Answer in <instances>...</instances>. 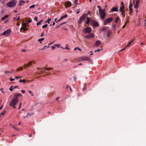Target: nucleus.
I'll list each match as a JSON object with an SVG mask.
<instances>
[{"mask_svg": "<svg viewBox=\"0 0 146 146\" xmlns=\"http://www.w3.org/2000/svg\"><path fill=\"white\" fill-rule=\"evenodd\" d=\"M91 25L92 26L94 27H98L99 25L98 22L94 20H91Z\"/></svg>", "mask_w": 146, "mask_h": 146, "instance_id": "nucleus-4", "label": "nucleus"}, {"mask_svg": "<svg viewBox=\"0 0 146 146\" xmlns=\"http://www.w3.org/2000/svg\"><path fill=\"white\" fill-rule=\"evenodd\" d=\"M15 80V79H13L12 78H10V81H13Z\"/></svg>", "mask_w": 146, "mask_h": 146, "instance_id": "nucleus-54", "label": "nucleus"}, {"mask_svg": "<svg viewBox=\"0 0 146 146\" xmlns=\"http://www.w3.org/2000/svg\"><path fill=\"white\" fill-rule=\"evenodd\" d=\"M29 66V64L28 63L27 64H25L24 65V68H26V67H28Z\"/></svg>", "mask_w": 146, "mask_h": 146, "instance_id": "nucleus-30", "label": "nucleus"}, {"mask_svg": "<svg viewBox=\"0 0 146 146\" xmlns=\"http://www.w3.org/2000/svg\"><path fill=\"white\" fill-rule=\"evenodd\" d=\"M32 81V80H31L30 81H28L25 79H20L19 81V82H29Z\"/></svg>", "mask_w": 146, "mask_h": 146, "instance_id": "nucleus-19", "label": "nucleus"}, {"mask_svg": "<svg viewBox=\"0 0 146 146\" xmlns=\"http://www.w3.org/2000/svg\"><path fill=\"white\" fill-rule=\"evenodd\" d=\"M3 131L1 129V128L0 129V134H1V133L3 132Z\"/></svg>", "mask_w": 146, "mask_h": 146, "instance_id": "nucleus-49", "label": "nucleus"}, {"mask_svg": "<svg viewBox=\"0 0 146 146\" xmlns=\"http://www.w3.org/2000/svg\"><path fill=\"white\" fill-rule=\"evenodd\" d=\"M51 48L53 49H54L55 48V47L54 46H51Z\"/></svg>", "mask_w": 146, "mask_h": 146, "instance_id": "nucleus-64", "label": "nucleus"}, {"mask_svg": "<svg viewBox=\"0 0 146 146\" xmlns=\"http://www.w3.org/2000/svg\"><path fill=\"white\" fill-rule=\"evenodd\" d=\"M102 50V49H98V50H96L95 51V52H100L101 50Z\"/></svg>", "mask_w": 146, "mask_h": 146, "instance_id": "nucleus-42", "label": "nucleus"}, {"mask_svg": "<svg viewBox=\"0 0 146 146\" xmlns=\"http://www.w3.org/2000/svg\"><path fill=\"white\" fill-rule=\"evenodd\" d=\"M102 44L101 41L99 40H97L94 44V46L98 47L101 45Z\"/></svg>", "mask_w": 146, "mask_h": 146, "instance_id": "nucleus-10", "label": "nucleus"}, {"mask_svg": "<svg viewBox=\"0 0 146 146\" xmlns=\"http://www.w3.org/2000/svg\"><path fill=\"white\" fill-rule=\"evenodd\" d=\"M8 17V16L7 15H6L3 17H2L1 19L3 21L5 19H6Z\"/></svg>", "mask_w": 146, "mask_h": 146, "instance_id": "nucleus-22", "label": "nucleus"}, {"mask_svg": "<svg viewBox=\"0 0 146 146\" xmlns=\"http://www.w3.org/2000/svg\"><path fill=\"white\" fill-rule=\"evenodd\" d=\"M74 81H76V80L77 79V78H76V76H74Z\"/></svg>", "mask_w": 146, "mask_h": 146, "instance_id": "nucleus-48", "label": "nucleus"}, {"mask_svg": "<svg viewBox=\"0 0 146 146\" xmlns=\"http://www.w3.org/2000/svg\"><path fill=\"white\" fill-rule=\"evenodd\" d=\"M44 39V38H41L39 39H38V41L40 42V43H42V42H41V41L43 40Z\"/></svg>", "mask_w": 146, "mask_h": 146, "instance_id": "nucleus-28", "label": "nucleus"}, {"mask_svg": "<svg viewBox=\"0 0 146 146\" xmlns=\"http://www.w3.org/2000/svg\"><path fill=\"white\" fill-rule=\"evenodd\" d=\"M5 112H6V111H5V110L3 112L1 113L0 115H2V116H3V115H4L5 114Z\"/></svg>", "mask_w": 146, "mask_h": 146, "instance_id": "nucleus-38", "label": "nucleus"}, {"mask_svg": "<svg viewBox=\"0 0 146 146\" xmlns=\"http://www.w3.org/2000/svg\"><path fill=\"white\" fill-rule=\"evenodd\" d=\"M85 38H89V36L88 35H86L85 37Z\"/></svg>", "mask_w": 146, "mask_h": 146, "instance_id": "nucleus-60", "label": "nucleus"}, {"mask_svg": "<svg viewBox=\"0 0 146 146\" xmlns=\"http://www.w3.org/2000/svg\"><path fill=\"white\" fill-rule=\"evenodd\" d=\"M67 17V15L66 14L65 15H64L62 16L61 19H63L64 18H66Z\"/></svg>", "mask_w": 146, "mask_h": 146, "instance_id": "nucleus-35", "label": "nucleus"}, {"mask_svg": "<svg viewBox=\"0 0 146 146\" xmlns=\"http://www.w3.org/2000/svg\"><path fill=\"white\" fill-rule=\"evenodd\" d=\"M135 40V39H134L132 40L129 42H128V43L127 44L126 46V48L127 47H128L129 46H130V45L132 44V43Z\"/></svg>", "mask_w": 146, "mask_h": 146, "instance_id": "nucleus-16", "label": "nucleus"}, {"mask_svg": "<svg viewBox=\"0 0 146 146\" xmlns=\"http://www.w3.org/2000/svg\"><path fill=\"white\" fill-rule=\"evenodd\" d=\"M124 7H123V6L120 7V9H119V11L120 12H122V11H123V10L124 9Z\"/></svg>", "mask_w": 146, "mask_h": 146, "instance_id": "nucleus-24", "label": "nucleus"}, {"mask_svg": "<svg viewBox=\"0 0 146 146\" xmlns=\"http://www.w3.org/2000/svg\"><path fill=\"white\" fill-rule=\"evenodd\" d=\"M22 103H21L20 104H19V108L18 109H20V108H21V105H22Z\"/></svg>", "mask_w": 146, "mask_h": 146, "instance_id": "nucleus-51", "label": "nucleus"}, {"mask_svg": "<svg viewBox=\"0 0 146 146\" xmlns=\"http://www.w3.org/2000/svg\"><path fill=\"white\" fill-rule=\"evenodd\" d=\"M89 59V58L86 56H84L80 57L79 59V61L81 62L82 61H84L87 60Z\"/></svg>", "mask_w": 146, "mask_h": 146, "instance_id": "nucleus-8", "label": "nucleus"}, {"mask_svg": "<svg viewBox=\"0 0 146 146\" xmlns=\"http://www.w3.org/2000/svg\"><path fill=\"white\" fill-rule=\"evenodd\" d=\"M132 3H130L129 4V11L130 13H132L133 11V10L132 8H131L132 7Z\"/></svg>", "mask_w": 146, "mask_h": 146, "instance_id": "nucleus-15", "label": "nucleus"}, {"mask_svg": "<svg viewBox=\"0 0 146 146\" xmlns=\"http://www.w3.org/2000/svg\"><path fill=\"white\" fill-rule=\"evenodd\" d=\"M35 62L34 61H31L29 62L28 64H29V65L30 66V65H32V64H35Z\"/></svg>", "mask_w": 146, "mask_h": 146, "instance_id": "nucleus-25", "label": "nucleus"}, {"mask_svg": "<svg viewBox=\"0 0 146 146\" xmlns=\"http://www.w3.org/2000/svg\"><path fill=\"white\" fill-rule=\"evenodd\" d=\"M31 21H32V20H29L28 21V23H30L31 22Z\"/></svg>", "mask_w": 146, "mask_h": 146, "instance_id": "nucleus-59", "label": "nucleus"}, {"mask_svg": "<svg viewBox=\"0 0 146 146\" xmlns=\"http://www.w3.org/2000/svg\"><path fill=\"white\" fill-rule=\"evenodd\" d=\"M92 30L91 28L90 27H88L86 28L85 29V33H89L91 32Z\"/></svg>", "mask_w": 146, "mask_h": 146, "instance_id": "nucleus-11", "label": "nucleus"}, {"mask_svg": "<svg viewBox=\"0 0 146 146\" xmlns=\"http://www.w3.org/2000/svg\"><path fill=\"white\" fill-rule=\"evenodd\" d=\"M67 17V15L66 14L65 15H64L62 16L61 19H63L64 18H66Z\"/></svg>", "mask_w": 146, "mask_h": 146, "instance_id": "nucleus-34", "label": "nucleus"}, {"mask_svg": "<svg viewBox=\"0 0 146 146\" xmlns=\"http://www.w3.org/2000/svg\"><path fill=\"white\" fill-rule=\"evenodd\" d=\"M112 33L111 31L110 30H108L106 34L107 36H110V35Z\"/></svg>", "mask_w": 146, "mask_h": 146, "instance_id": "nucleus-18", "label": "nucleus"}, {"mask_svg": "<svg viewBox=\"0 0 146 146\" xmlns=\"http://www.w3.org/2000/svg\"><path fill=\"white\" fill-rule=\"evenodd\" d=\"M121 12V14L122 15L123 17H124L125 16V15L123 11Z\"/></svg>", "mask_w": 146, "mask_h": 146, "instance_id": "nucleus-45", "label": "nucleus"}, {"mask_svg": "<svg viewBox=\"0 0 146 146\" xmlns=\"http://www.w3.org/2000/svg\"><path fill=\"white\" fill-rule=\"evenodd\" d=\"M139 1L137 0L136 1L135 4V5L134 7L135 9H137L138 7L139 4Z\"/></svg>", "mask_w": 146, "mask_h": 146, "instance_id": "nucleus-13", "label": "nucleus"}, {"mask_svg": "<svg viewBox=\"0 0 146 146\" xmlns=\"http://www.w3.org/2000/svg\"><path fill=\"white\" fill-rule=\"evenodd\" d=\"M112 29H115L116 28V25H113L112 27Z\"/></svg>", "mask_w": 146, "mask_h": 146, "instance_id": "nucleus-40", "label": "nucleus"}, {"mask_svg": "<svg viewBox=\"0 0 146 146\" xmlns=\"http://www.w3.org/2000/svg\"><path fill=\"white\" fill-rule=\"evenodd\" d=\"M44 35V33H42L41 35L40 36H42Z\"/></svg>", "mask_w": 146, "mask_h": 146, "instance_id": "nucleus-55", "label": "nucleus"}, {"mask_svg": "<svg viewBox=\"0 0 146 146\" xmlns=\"http://www.w3.org/2000/svg\"><path fill=\"white\" fill-rule=\"evenodd\" d=\"M53 69V68H45L44 70H42L40 69L39 68H38V71H40V72L41 73H43L44 72L45 70H52Z\"/></svg>", "mask_w": 146, "mask_h": 146, "instance_id": "nucleus-5", "label": "nucleus"}, {"mask_svg": "<svg viewBox=\"0 0 146 146\" xmlns=\"http://www.w3.org/2000/svg\"><path fill=\"white\" fill-rule=\"evenodd\" d=\"M11 30L10 29H8L6 31L4 32L1 35H5L6 36H8L10 34Z\"/></svg>", "mask_w": 146, "mask_h": 146, "instance_id": "nucleus-7", "label": "nucleus"}, {"mask_svg": "<svg viewBox=\"0 0 146 146\" xmlns=\"http://www.w3.org/2000/svg\"><path fill=\"white\" fill-rule=\"evenodd\" d=\"M86 88H87L86 87H84V88H83L82 89V91H84V90H86Z\"/></svg>", "mask_w": 146, "mask_h": 146, "instance_id": "nucleus-57", "label": "nucleus"}, {"mask_svg": "<svg viewBox=\"0 0 146 146\" xmlns=\"http://www.w3.org/2000/svg\"><path fill=\"white\" fill-rule=\"evenodd\" d=\"M35 6V5L34 4V5H33L31 6L30 7V9H31V8H34Z\"/></svg>", "mask_w": 146, "mask_h": 146, "instance_id": "nucleus-33", "label": "nucleus"}, {"mask_svg": "<svg viewBox=\"0 0 146 146\" xmlns=\"http://www.w3.org/2000/svg\"><path fill=\"white\" fill-rule=\"evenodd\" d=\"M15 78L16 79H18V78H21V77L18 76H16L15 77Z\"/></svg>", "mask_w": 146, "mask_h": 146, "instance_id": "nucleus-63", "label": "nucleus"}, {"mask_svg": "<svg viewBox=\"0 0 146 146\" xmlns=\"http://www.w3.org/2000/svg\"><path fill=\"white\" fill-rule=\"evenodd\" d=\"M66 89L67 90H68L69 89L70 90V91H71V88H70V86H67L66 87Z\"/></svg>", "mask_w": 146, "mask_h": 146, "instance_id": "nucleus-37", "label": "nucleus"}, {"mask_svg": "<svg viewBox=\"0 0 146 146\" xmlns=\"http://www.w3.org/2000/svg\"><path fill=\"white\" fill-rule=\"evenodd\" d=\"M17 87V86H15L14 87L13 86H11L9 88V90L11 91H12L14 89L16 88Z\"/></svg>", "mask_w": 146, "mask_h": 146, "instance_id": "nucleus-14", "label": "nucleus"}, {"mask_svg": "<svg viewBox=\"0 0 146 146\" xmlns=\"http://www.w3.org/2000/svg\"><path fill=\"white\" fill-rule=\"evenodd\" d=\"M111 10L113 12L118 11V8L117 7H115L112 8Z\"/></svg>", "mask_w": 146, "mask_h": 146, "instance_id": "nucleus-17", "label": "nucleus"}, {"mask_svg": "<svg viewBox=\"0 0 146 146\" xmlns=\"http://www.w3.org/2000/svg\"><path fill=\"white\" fill-rule=\"evenodd\" d=\"M5 74L7 73H12L11 72H10L9 71H5Z\"/></svg>", "mask_w": 146, "mask_h": 146, "instance_id": "nucleus-44", "label": "nucleus"}, {"mask_svg": "<svg viewBox=\"0 0 146 146\" xmlns=\"http://www.w3.org/2000/svg\"><path fill=\"white\" fill-rule=\"evenodd\" d=\"M71 3L69 1H67L65 3V6L66 8H67L71 6Z\"/></svg>", "mask_w": 146, "mask_h": 146, "instance_id": "nucleus-12", "label": "nucleus"}, {"mask_svg": "<svg viewBox=\"0 0 146 146\" xmlns=\"http://www.w3.org/2000/svg\"><path fill=\"white\" fill-rule=\"evenodd\" d=\"M24 29H25V27H21V28L20 29V31L21 32V30H24Z\"/></svg>", "mask_w": 146, "mask_h": 146, "instance_id": "nucleus-46", "label": "nucleus"}, {"mask_svg": "<svg viewBox=\"0 0 146 146\" xmlns=\"http://www.w3.org/2000/svg\"><path fill=\"white\" fill-rule=\"evenodd\" d=\"M3 88H1V91L2 92V93H4V92L3 91Z\"/></svg>", "mask_w": 146, "mask_h": 146, "instance_id": "nucleus-53", "label": "nucleus"}, {"mask_svg": "<svg viewBox=\"0 0 146 146\" xmlns=\"http://www.w3.org/2000/svg\"><path fill=\"white\" fill-rule=\"evenodd\" d=\"M87 16V14H85L82 17H80L78 21V23L79 24H81L82 23L83 21L85 19V18Z\"/></svg>", "mask_w": 146, "mask_h": 146, "instance_id": "nucleus-3", "label": "nucleus"}, {"mask_svg": "<svg viewBox=\"0 0 146 146\" xmlns=\"http://www.w3.org/2000/svg\"><path fill=\"white\" fill-rule=\"evenodd\" d=\"M17 1L15 0H12L6 3L7 6L9 7H14L16 4Z\"/></svg>", "mask_w": 146, "mask_h": 146, "instance_id": "nucleus-2", "label": "nucleus"}, {"mask_svg": "<svg viewBox=\"0 0 146 146\" xmlns=\"http://www.w3.org/2000/svg\"><path fill=\"white\" fill-rule=\"evenodd\" d=\"M66 22H64L63 23H61V24H60V25H62L63 24H66Z\"/></svg>", "mask_w": 146, "mask_h": 146, "instance_id": "nucleus-52", "label": "nucleus"}, {"mask_svg": "<svg viewBox=\"0 0 146 146\" xmlns=\"http://www.w3.org/2000/svg\"><path fill=\"white\" fill-rule=\"evenodd\" d=\"M119 17H116L115 22V23H117L118 22V21L119 20Z\"/></svg>", "mask_w": 146, "mask_h": 146, "instance_id": "nucleus-29", "label": "nucleus"}, {"mask_svg": "<svg viewBox=\"0 0 146 146\" xmlns=\"http://www.w3.org/2000/svg\"><path fill=\"white\" fill-rule=\"evenodd\" d=\"M126 25V23H125L124 24V25L122 26V28L123 29L125 28Z\"/></svg>", "mask_w": 146, "mask_h": 146, "instance_id": "nucleus-43", "label": "nucleus"}, {"mask_svg": "<svg viewBox=\"0 0 146 146\" xmlns=\"http://www.w3.org/2000/svg\"><path fill=\"white\" fill-rule=\"evenodd\" d=\"M48 26V25L47 24H45L42 26V28H44L47 27Z\"/></svg>", "mask_w": 146, "mask_h": 146, "instance_id": "nucleus-39", "label": "nucleus"}, {"mask_svg": "<svg viewBox=\"0 0 146 146\" xmlns=\"http://www.w3.org/2000/svg\"><path fill=\"white\" fill-rule=\"evenodd\" d=\"M88 60V61L89 62V63L90 64H93V61L90 58H89V59L88 60Z\"/></svg>", "mask_w": 146, "mask_h": 146, "instance_id": "nucleus-26", "label": "nucleus"}, {"mask_svg": "<svg viewBox=\"0 0 146 146\" xmlns=\"http://www.w3.org/2000/svg\"><path fill=\"white\" fill-rule=\"evenodd\" d=\"M65 49H68V50H70V49L68 48V47H66V48H64Z\"/></svg>", "mask_w": 146, "mask_h": 146, "instance_id": "nucleus-61", "label": "nucleus"}, {"mask_svg": "<svg viewBox=\"0 0 146 146\" xmlns=\"http://www.w3.org/2000/svg\"><path fill=\"white\" fill-rule=\"evenodd\" d=\"M12 127L14 129H15V130H19V128L15 127L14 125H12Z\"/></svg>", "mask_w": 146, "mask_h": 146, "instance_id": "nucleus-36", "label": "nucleus"}, {"mask_svg": "<svg viewBox=\"0 0 146 146\" xmlns=\"http://www.w3.org/2000/svg\"><path fill=\"white\" fill-rule=\"evenodd\" d=\"M113 19V18L112 17H110L108 19H106L104 22V25H106L108 23H110Z\"/></svg>", "mask_w": 146, "mask_h": 146, "instance_id": "nucleus-6", "label": "nucleus"}, {"mask_svg": "<svg viewBox=\"0 0 146 146\" xmlns=\"http://www.w3.org/2000/svg\"><path fill=\"white\" fill-rule=\"evenodd\" d=\"M23 27H25L27 25V24L26 23H23Z\"/></svg>", "mask_w": 146, "mask_h": 146, "instance_id": "nucleus-41", "label": "nucleus"}, {"mask_svg": "<svg viewBox=\"0 0 146 146\" xmlns=\"http://www.w3.org/2000/svg\"><path fill=\"white\" fill-rule=\"evenodd\" d=\"M68 60V59H64V60H63V62H65L66 61H67Z\"/></svg>", "mask_w": 146, "mask_h": 146, "instance_id": "nucleus-62", "label": "nucleus"}, {"mask_svg": "<svg viewBox=\"0 0 146 146\" xmlns=\"http://www.w3.org/2000/svg\"><path fill=\"white\" fill-rule=\"evenodd\" d=\"M90 21V19L89 17H87L86 19V23L87 24H88Z\"/></svg>", "mask_w": 146, "mask_h": 146, "instance_id": "nucleus-20", "label": "nucleus"}, {"mask_svg": "<svg viewBox=\"0 0 146 146\" xmlns=\"http://www.w3.org/2000/svg\"><path fill=\"white\" fill-rule=\"evenodd\" d=\"M88 35L89 38H93L94 36V35L92 33H90Z\"/></svg>", "mask_w": 146, "mask_h": 146, "instance_id": "nucleus-27", "label": "nucleus"}, {"mask_svg": "<svg viewBox=\"0 0 146 146\" xmlns=\"http://www.w3.org/2000/svg\"><path fill=\"white\" fill-rule=\"evenodd\" d=\"M99 13L100 14V18L102 19H103L104 18L106 15L105 12L102 11H101L100 12H99Z\"/></svg>", "mask_w": 146, "mask_h": 146, "instance_id": "nucleus-9", "label": "nucleus"}, {"mask_svg": "<svg viewBox=\"0 0 146 146\" xmlns=\"http://www.w3.org/2000/svg\"><path fill=\"white\" fill-rule=\"evenodd\" d=\"M33 113H27V115L24 117V118H26V117H29L31 116V115H33Z\"/></svg>", "mask_w": 146, "mask_h": 146, "instance_id": "nucleus-21", "label": "nucleus"}, {"mask_svg": "<svg viewBox=\"0 0 146 146\" xmlns=\"http://www.w3.org/2000/svg\"><path fill=\"white\" fill-rule=\"evenodd\" d=\"M23 67L22 66H21L20 68H19L17 69V70L18 71L22 70L23 69Z\"/></svg>", "mask_w": 146, "mask_h": 146, "instance_id": "nucleus-23", "label": "nucleus"}, {"mask_svg": "<svg viewBox=\"0 0 146 146\" xmlns=\"http://www.w3.org/2000/svg\"><path fill=\"white\" fill-rule=\"evenodd\" d=\"M37 19H38V18L37 17H35L34 18V20L35 21H37Z\"/></svg>", "mask_w": 146, "mask_h": 146, "instance_id": "nucleus-47", "label": "nucleus"}, {"mask_svg": "<svg viewBox=\"0 0 146 146\" xmlns=\"http://www.w3.org/2000/svg\"><path fill=\"white\" fill-rule=\"evenodd\" d=\"M62 19H61V17L57 21V22H59V21H60L61 20H62Z\"/></svg>", "mask_w": 146, "mask_h": 146, "instance_id": "nucleus-58", "label": "nucleus"}, {"mask_svg": "<svg viewBox=\"0 0 146 146\" xmlns=\"http://www.w3.org/2000/svg\"><path fill=\"white\" fill-rule=\"evenodd\" d=\"M43 21V20H42L40 21L38 23H37L36 24L37 25H40L41 24V23Z\"/></svg>", "mask_w": 146, "mask_h": 146, "instance_id": "nucleus-32", "label": "nucleus"}, {"mask_svg": "<svg viewBox=\"0 0 146 146\" xmlns=\"http://www.w3.org/2000/svg\"><path fill=\"white\" fill-rule=\"evenodd\" d=\"M98 7L99 8V12H100L102 11V10L101 9V7L100 6H98Z\"/></svg>", "mask_w": 146, "mask_h": 146, "instance_id": "nucleus-31", "label": "nucleus"}, {"mask_svg": "<svg viewBox=\"0 0 146 146\" xmlns=\"http://www.w3.org/2000/svg\"><path fill=\"white\" fill-rule=\"evenodd\" d=\"M21 92H22V93L24 94L25 92V91L24 90H21Z\"/></svg>", "mask_w": 146, "mask_h": 146, "instance_id": "nucleus-56", "label": "nucleus"}, {"mask_svg": "<svg viewBox=\"0 0 146 146\" xmlns=\"http://www.w3.org/2000/svg\"><path fill=\"white\" fill-rule=\"evenodd\" d=\"M22 94H21L17 93L14 95V98L10 103L9 105L10 106L13 107V108H15V105L17 104L18 102V97L21 96Z\"/></svg>", "mask_w": 146, "mask_h": 146, "instance_id": "nucleus-1", "label": "nucleus"}, {"mask_svg": "<svg viewBox=\"0 0 146 146\" xmlns=\"http://www.w3.org/2000/svg\"><path fill=\"white\" fill-rule=\"evenodd\" d=\"M126 48V47H125V48H124L123 49H122V50H119V52H121V51H123V50H125V48Z\"/></svg>", "mask_w": 146, "mask_h": 146, "instance_id": "nucleus-50", "label": "nucleus"}]
</instances>
